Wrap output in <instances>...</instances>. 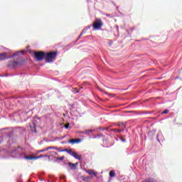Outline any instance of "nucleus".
I'll list each match as a JSON object with an SVG mask.
<instances>
[{
  "instance_id": "1",
  "label": "nucleus",
  "mask_w": 182,
  "mask_h": 182,
  "mask_svg": "<svg viewBox=\"0 0 182 182\" xmlns=\"http://www.w3.org/2000/svg\"><path fill=\"white\" fill-rule=\"evenodd\" d=\"M56 56H58V53L56 51H51L46 53V62L47 63H53V62L56 60Z\"/></svg>"
},
{
  "instance_id": "2",
  "label": "nucleus",
  "mask_w": 182,
  "mask_h": 182,
  "mask_svg": "<svg viewBox=\"0 0 182 182\" xmlns=\"http://www.w3.org/2000/svg\"><path fill=\"white\" fill-rule=\"evenodd\" d=\"M36 59L38 61L43 60L46 57V53L43 51H40L34 53Z\"/></svg>"
},
{
  "instance_id": "3",
  "label": "nucleus",
  "mask_w": 182,
  "mask_h": 182,
  "mask_svg": "<svg viewBox=\"0 0 182 182\" xmlns=\"http://www.w3.org/2000/svg\"><path fill=\"white\" fill-rule=\"evenodd\" d=\"M21 66V63L13 60V61H9L8 64V68L9 69H16L17 68H19Z\"/></svg>"
},
{
  "instance_id": "4",
  "label": "nucleus",
  "mask_w": 182,
  "mask_h": 182,
  "mask_svg": "<svg viewBox=\"0 0 182 182\" xmlns=\"http://www.w3.org/2000/svg\"><path fill=\"white\" fill-rule=\"evenodd\" d=\"M26 157H32V156H26V153L22 151L21 153H18L17 158L18 159H24L25 160H32L28 159Z\"/></svg>"
},
{
  "instance_id": "5",
  "label": "nucleus",
  "mask_w": 182,
  "mask_h": 182,
  "mask_svg": "<svg viewBox=\"0 0 182 182\" xmlns=\"http://www.w3.org/2000/svg\"><path fill=\"white\" fill-rule=\"evenodd\" d=\"M102 25H103V23H102L101 20H97L94 22L92 26H93L94 29H100V28H102Z\"/></svg>"
},
{
  "instance_id": "6",
  "label": "nucleus",
  "mask_w": 182,
  "mask_h": 182,
  "mask_svg": "<svg viewBox=\"0 0 182 182\" xmlns=\"http://www.w3.org/2000/svg\"><path fill=\"white\" fill-rule=\"evenodd\" d=\"M65 166H68V170H76V166H77V163L73 164L72 162H69L65 164Z\"/></svg>"
},
{
  "instance_id": "7",
  "label": "nucleus",
  "mask_w": 182,
  "mask_h": 182,
  "mask_svg": "<svg viewBox=\"0 0 182 182\" xmlns=\"http://www.w3.org/2000/svg\"><path fill=\"white\" fill-rule=\"evenodd\" d=\"M30 128L33 133H36V120L33 119L31 123H30Z\"/></svg>"
},
{
  "instance_id": "8",
  "label": "nucleus",
  "mask_w": 182,
  "mask_h": 182,
  "mask_svg": "<svg viewBox=\"0 0 182 182\" xmlns=\"http://www.w3.org/2000/svg\"><path fill=\"white\" fill-rule=\"evenodd\" d=\"M42 157H48V155L47 154H41L40 156H30V157H26V159H31V160H38V159H42Z\"/></svg>"
},
{
  "instance_id": "9",
  "label": "nucleus",
  "mask_w": 182,
  "mask_h": 182,
  "mask_svg": "<svg viewBox=\"0 0 182 182\" xmlns=\"http://www.w3.org/2000/svg\"><path fill=\"white\" fill-rule=\"evenodd\" d=\"M156 139H157V141H159V143H160V141H164V136H163V134L161 133V132H159L157 134Z\"/></svg>"
},
{
  "instance_id": "10",
  "label": "nucleus",
  "mask_w": 182,
  "mask_h": 182,
  "mask_svg": "<svg viewBox=\"0 0 182 182\" xmlns=\"http://www.w3.org/2000/svg\"><path fill=\"white\" fill-rule=\"evenodd\" d=\"M80 141H82L80 139H72L68 140V143L70 144H76L77 143H80Z\"/></svg>"
},
{
  "instance_id": "11",
  "label": "nucleus",
  "mask_w": 182,
  "mask_h": 182,
  "mask_svg": "<svg viewBox=\"0 0 182 182\" xmlns=\"http://www.w3.org/2000/svg\"><path fill=\"white\" fill-rule=\"evenodd\" d=\"M86 173H87V174H89L90 176H95V177L97 176V172H95V171L92 169L86 171Z\"/></svg>"
},
{
  "instance_id": "12",
  "label": "nucleus",
  "mask_w": 182,
  "mask_h": 182,
  "mask_svg": "<svg viewBox=\"0 0 182 182\" xmlns=\"http://www.w3.org/2000/svg\"><path fill=\"white\" fill-rule=\"evenodd\" d=\"M6 55H7L6 53H3L0 54V61L5 60V59H9V57H7Z\"/></svg>"
},
{
  "instance_id": "13",
  "label": "nucleus",
  "mask_w": 182,
  "mask_h": 182,
  "mask_svg": "<svg viewBox=\"0 0 182 182\" xmlns=\"http://www.w3.org/2000/svg\"><path fill=\"white\" fill-rule=\"evenodd\" d=\"M19 53H21L22 55H25L24 50L17 51L16 53H14L11 56L9 57L10 58H15V56H18Z\"/></svg>"
},
{
  "instance_id": "14",
  "label": "nucleus",
  "mask_w": 182,
  "mask_h": 182,
  "mask_svg": "<svg viewBox=\"0 0 182 182\" xmlns=\"http://www.w3.org/2000/svg\"><path fill=\"white\" fill-rule=\"evenodd\" d=\"M73 157H75L76 160H82L81 155L77 154L76 151H74V154H73Z\"/></svg>"
},
{
  "instance_id": "15",
  "label": "nucleus",
  "mask_w": 182,
  "mask_h": 182,
  "mask_svg": "<svg viewBox=\"0 0 182 182\" xmlns=\"http://www.w3.org/2000/svg\"><path fill=\"white\" fill-rule=\"evenodd\" d=\"M93 132H96V129H87L84 131V134H89L90 133H93Z\"/></svg>"
},
{
  "instance_id": "16",
  "label": "nucleus",
  "mask_w": 182,
  "mask_h": 182,
  "mask_svg": "<svg viewBox=\"0 0 182 182\" xmlns=\"http://www.w3.org/2000/svg\"><path fill=\"white\" fill-rule=\"evenodd\" d=\"M58 150L59 151V148L56 147V146H48L47 147V151L48 150Z\"/></svg>"
},
{
  "instance_id": "17",
  "label": "nucleus",
  "mask_w": 182,
  "mask_h": 182,
  "mask_svg": "<svg viewBox=\"0 0 182 182\" xmlns=\"http://www.w3.org/2000/svg\"><path fill=\"white\" fill-rule=\"evenodd\" d=\"M109 177H116V172L114 170L109 171Z\"/></svg>"
},
{
  "instance_id": "18",
  "label": "nucleus",
  "mask_w": 182,
  "mask_h": 182,
  "mask_svg": "<svg viewBox=\"0 0 182 182\" xmlns=\"http://www.w3.org/2000/svg\"><path fill=\"white\" fill-rule=\"evenodd\" d=\"M67 153H68V154H70V156H73V154H75V152H73V151L72 150V149H68Z\"/></svg>"
},
{
  "instance_id": "19",
  "label": "nucleus",
  "mask_w": 182,
  "mask_h": 182,
  "mask_svg": "<svg viewBox=\"0 0 182 182\" xmlns=\"http://www.w3.org/2000/svg\"><path fill=\"white\" fill-rule=\"evenodd\" d=\"M102 136H103V134H98L92 137V139H100V137H102Z\"/></svg>"
},
{
  "instance_id": "20",
  "label": "nucleus",
  "mask_w": 182,
  "mask_h": 182,
  "mask_svg": "<svg viewBox=\"0 0 182 182\" xmlns=\"http://www.w3.org/2000/svg\"><path fill=\"white\" fill-rule=\"evenodd\" d=\"M85 33H86V30L83 29L77 41H79V39H80V36H82V35H85Z\"/></svg>"
},
{
  "instance_id": "21",
  "label": "nucleus",
  "mask_w": 182,
  "mask_h": 182,
  "mask_svg": "<svg viewBox=\"0 0 182 182\" xmlns=\"http://www.w3.org/2000/svg\"><path fill=\"white\" fill-rule=\"evenodd\" d=\"M118 126L119 127H122V129H125L126 128V125L123 123V122H120Z\"/></svg>"
},
{
  "instance_id": "22",
  "label": "nucleus",
  "mask_w": 182,
  "mask_h": 182,
  "mask_svg": "<svg viewBox=\"0 0 182 182\" xmlns=\"http://www.w3.org/2000/svg\"><path fill=\"white\" fill-rule=\"evenodd\" d=\"M63 159H65V156H61V157H56V161H62V160H63Z\"/></svg>"
},
{
  "instance_id": "23",
  "label": "nucleus",
  "mask_w": 182,
  "mask_h": 182,
  "mask_svg": "<svg viewBox=\"0 0 182 182\" xmlns=\"http://www.w3.org/2000/svg\"><path fill=\"white\" fill-rule=\"evenodd\" d=\"M45 151H48V148H46V149H43L41 150H38V151H37V153H43Z\"/></svg>"
},
{
  "instance_id": "24",
  "label": "nucleus",
  "mask_w": 182,
  "mask_h": 182,
  "mask_svg": "<svg viewBox=\"0 0 182 182\" xmlns=\"http://www.w3.org/2000/svg\"><path fill=\"white\" fill-rule=\"evenodd\" d=\"M92 25H89L87 27H85L84 28V30H85V31L87 32L88 31V29H90L92 28Z\"/></svg>"
},
{
  "instance_id": "25",
  "label": "nucleus",
  "mask_w": 182,
  "mask_h": 182,
  "mask_svg": "<svg viewBox=\"0 0 182 182\" xmlns=\"http://www.w3.org/2000/svg\"><path fill=\"white\" fill-rule=\"evenodd\" d=\"M68 149H61V150L58 149V151H60V152H65V151L66 153H68Z\"/></svg>"
},
{
  "instance_id": "26",
  "label": "nucleus",
  "mask_w": 182,
  "mask_h": 182,
  "mask_svg": "<svg viewBox=\"0 0 182 182\" xmlns=\"http://www.w3.org/2000/svg\"><path fill=\"white\" fill-rule=\"evenodd\" d=\"M4 77H8V76H15V74H11V75H9V74H6V75H4Z\"/></svg>"
},
{
  "instance_id": "27",
  "label": "nucleus",
  "mask_w": 182,
  "mask_h": 182,
  "mask_svg": "<svg viewBox=\"0 0 182 182\" xmlns=\"http://www.w3.org/2000/svg\"><path fill=\"white\" fill-rule=\"evenodd\" d=\"M169 110L168 109H165L164 112H162V114H167L168 113Z\"/></svg>"
},
{
  "instance_id": "28",
  "label": "nucleus",
  "mask_w": 182,
  "mask_h": 182,
  "mask_svg": "<svg viewBox=\"0 0 182 182\" xmlns=\"http://www.w3.org/2000/svg\"><path fill=\"white\" fill-rule=\"evenodd\" d=\"M156 132H157L156 129H153L152 132H149V134H151V133H153V134H156Z\"/></svg>"
},
{
  "instance_id": "29",
  "label": "nucleus",
  "mask_w": 182,
  "mask_h": 182,
  "mask_svg": "<svg viewBox=\"0 0 182 182\" xmlns=\"http://www.w3.org/2000/svg\"><path fill=\"white\" fill-rule=\"evenodd\" d=\"M73 93H79L80 91L79 90L77 89H74L73 90Z\"/></svg>"
},
{
  "instance_id": "30",
  "label": "nucleus",
  "mask_w": 182,
  "mask_h": 182,
  "mask_svg": "<svg viewBox=\"0 0 182 182\" xmlns=\"http://www.w3.org/2000/svg\"><path fill=\"white\" fill-rule=\"evenodd\" d=\"M124 128H122V129H117V132L118 133H122V132H124Z\"/></svg>"
},
{
  "instance_id": "31",
  "label": "nucleus",
  "mask_w": 182,
  "mask_h": 182,
  "mask_svg": "<svg viewBox=\"0 0 182 182\" xmlns=\"http://www.w3.org/2000/svg\"><path fill=\"white\" fill-rule=\"evenodd\" d=\"M78 133L80 134H85V131H80Z\"/></svg>"
},
{
  "instance_id": "32",
  "label": "nucleus",
  "mask_w": 182,
  "mask_h": 182,
  "mask_svg": "<svg viewBox=\"0 0 182 182\" xmlns=\"http://www.w3.org/2000/svg\"><path fill=\"white\" fill-rule=\"evenodd\" d=\"M65 129H69V124H68L65 125Z\"/></svg>"
},
{
  "instance_id": "33",
  "label": "nucleus",
  "mask_w": 182,
  "mask_h": 182,
  "mask_svg": "<svg viewBox=\"0 0 182 182\" xmlns=\"http://www.w3.org/2000/svg\"><path fill=\"white\" fill-rule=\"evenodd\" d=\"M6 129H8V128H4V129H0V132H2V130H6Z\"/></svg>"
},
{
  "instance_id": "34",
  "label": "nucleus",
  "mask_w": 182,
  "mask_h": 182,
  "mask_svg": "<svg viewBox=\"0 0 182 182\" xmlns=\"http://www.w3.org/2000/svg\"><path fill=\"white\" fill-rule=\"evenodd\" d=\"M122 141H126V139H122Z\"/></svg>"
},
{
  "instance_id": "35",
  "label": "nucleus",
  "mask_w": 182,
  "mask_h": 182,
  "mask_svg": "<svg viewBox=\"0 0 182 182\" xmlns=\"http://www.w3.org/2000/svg\"><path fill=\"white\" fill-rule=\"evenodd\" d=\"M0 77H4V75H0Z\"/></svg>"
},
{
  "instance_id": "36",
  "label": "nucleus",
  "mask_w": 182,
  "mask_h": 182,
  "mask_svg": "<svg viewBox=\"0 0 182 182\" xmlns=\"http://www.w3.org/2000/svg\"><path fill=\"white\" fill-rule=\"evenodd\" d=\"M105 129H102V128H100V130H105Z\"/></svg>"
},
{
  "instance_id": "37",
  "label": "nucleus",
  "mask_w": 182,
  "mask_h": 182,
  "mask_svg": "<svg viewBox=\"0 0 182 182\" xmlns=\"http://www.w3.org/2000/svg\"><path fill=\"white\" fill-rule=\"evenodd\" d=\"M107 16H110V14H107Z\"/></svg>"
},
{
  "instance_id": "38",
  "label": "nucleus",
  "mask_w": 182,
  "mask_h": 182,
  "mask_svg": "<svg viewBox=\"0 0 182 182\" xmlns=\"http://www.w3.org/2000/svg\"><path fill=\"white\" fill-rule=\"evenodd\" d=\"M48 182H50V181L48 180Z\"/></svg>"
},
{
  "instance_id": "39",
  "label": "nucleus",
  "mask_w": 182,
  "mask_h": 182,
  "mask_svg": "<svg viewBox=\"0 0 182 182\" xmlns=\"http://www.w3.org/2000/svg\"><path fill=\"white\" fill-rule=\"evenodd\" d=\"M145 113H149V112H145Z\"/></svg>"
}]
</instances>
